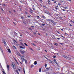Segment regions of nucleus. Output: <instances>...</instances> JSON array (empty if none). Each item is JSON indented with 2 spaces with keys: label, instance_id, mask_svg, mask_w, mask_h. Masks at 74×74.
Segmentation results:
<instances>
[{
  "label": "nucleus",
  "instance_id": "nucleus-1",
  "mask_svg": "<svg viewBox=\"0 0 74 74\" xmlns=\"http://www.w3.org/2000/svg\"><path fill=\"white\" fill-rule=\"evenodd\" d=\"M46 20L47 22H48V21H49V22H51L53 24H54V25H56V22H55V21H54L53 20L51 19H46Z\"/></svg>",
  "mask_w": 74,
  "mask_h": 74
},
{
  "label": "nucleus",
  "instance_id": "nucleus-2",
  "mask_svg": "<svg viewBox=\"0 0 74 74\" xmlns=\"http://www.w3.org/2000/svg\"><path fill=\"white\" fill-rule=\"evenodd\" d=\"M12 67H13V69H14V70H16V68H14V66H15V64H14V63H12Z\"/></svg>",
  "mask_w": 74,
  "mask_h": 74
},
{
  "label": "nucleus",
  "instance_id": "nucleus-3",
  "mask_svg": "<svg viewBox=\"0 0 74 74\" xmlns=\"http://www.w3.org/2000/svg\"><path fill=\"white\" fill-rule=\"evenodd\" d=\"M64 58H66V59H70V58L69 57H67L66 56H64Z\"/></svg>",
  "mask_w": 74,
  "mask_h": 74
},
{
  "label": "nucleus",
  "instance_id": "nucleus-4",
  "mask_svg": "<svg viewBox=\"0 0 74 74\" xmlns=\"http://www.w3.org/2000/svg\"><path fill=\"white\" fill-rule=\"evenodd\" d=\"M7 68L8 69V71H9V69L10 68V66L8 64L7 65Z\"/></svg>",
  "mask_w": 74,
  "mask_h": 74
},
{
  "label": "nucleus",
  "instance_id": "nucleus-5",
  "mask_svg": "<svg viewBox=\"0 0 74 74\" xmlns=\"http://www.w3.org/2000/svg\"><path fill=\"white\" fill-rule=\"evenodd\" d=\"M17 53L18 55V56H20L21 57V54L19 53V52H17Z\"/></svg>",
  "mask_w": 74,
  "mask_h": 74
},
{
  "label": "nucleus",
  "instance_id": "nucleus-6",
  "mask_svg": "<svg viewBox=\"0 0 74 74\" xmlns=\"http://www.w3.org/2000/svg\"><path fill=\"white\" fill-rule=\"evenodd\" d=\"M20 48L22 49H25V47H23L21 46H20Z\"/></svg>",
  "mask_w": 74,
  "mask_h": 74
},
{
  "label": "nucleus",
  "instance_id": "nucleus-7",
  "mask_svg": "<svg viewBox=\"0 0 74 74\" xmlns=\"http://www.w3.org/2000/svg\"><path fill=\"white\" fill-rule=\"evenodd\" d=\"M20 52L22 54H23V53H24V52H23V51L22 50H20Z\"/></svg>",
  "mask_w": 74,
  "mask_h": 74
},
{
  "label": "nucleus",
  "instance_id": "nucleus-8",
  "mask_svg": "<svg viewBox=\"0 0 74 74\" xmlns=\"http://www.w3.org/2000/svg\"><path fill=\"white\" fill-rule=\"evenodd\" d=\"M47 14H48V15H50V16H51V15H51V13H49V12H48L47 13Z\"/></svg>",
  "mask_w": 74,
  "mask_h": 74
},
{
  "label": "nucleus",
  "instance_id": "nucleus-9",
  "mask_svg": "<svg viewBox=\"0 0 74 74\" xmlns=\"http://www.w3.org/2000/svg\"><path fill=\"white\" fill-rule=\"evenodd\" d=\"M37 64V61H35L34 62V64L35 65H36V64Z\"/></svg>",
  "mask_w": 74,
  "mask_h": 74
},
{
  "label": "nucleus",
  "instance_id": "nucleus-10",
  "mask_svg": "<svg viewBox=\"0 0 74 74\" xmlns=\"http://www.w3.org/2000/svg\"><path fill=\"white\" fill-rule=\"evenodd\" d=\"M8 52H9V53H11V50H10V49H8Z\"/></svg>",
  "mask_w": 74,
  "mask_h": 74
},
{
  "label": "nucleus",
  "instance_id": "nucleus-11",
  "mask_svg": "<svg viewBox=\"0 0 74 74\" xmlns=\"http://www.w3.org/2000/svg\"><path fill=\"white\" fill-rule=\"evenodd\" d=\"M16 72L18 74H19V72H18V70H16Z\"/></svg>",
  "mask_w": 74,
  "mask_h": 74
},
{
  "label": "nucleus",
  "instance_id": "nucleus-12",
  "mask_svg": "<svg viewBox=\"0 0 74 74\" xmlns=\"http://www.w3.org/2000/svg\"><path fill=\"white\" fill-rule=\"evenodd\" d=\"M50 67H49V68H46V70H49V69H50Z\"/></svg>",
  "mask_w": 74,
  "mask_h": 74
},
{
  "label": "nucleus",
  "instance_id": "nucleus-13",
  "mask_svg": "<svg viewBox=\"0 0 74 74\" xmlns=\"http://www.w3.org/2000/svg\"><path fill=\"white\" fill-rule=\"evenodd\" d=\"M25 58V56H22L21 57V59H24V58Z\"/></svg>",
  "mask_w": 74,
  "mask_h": 74
},
{
  "label": "nucleus",
  "instance_id": "nucleus-14",
  "mask_svg": "<svg viewBox=\"0 0 74 74\" xmlns=\"http://www.w3.org/2000/svg\"><path fill=\"white\" fill-rule=\"evenodd\" d=\"M31 44L32 45H34V46H36V45L34 44L33 43H31Z\"/></svg>",
  "mask_w": 74,
  "mask_h": 74
},
{
  "label": "nucleus",
  "instance_id": "nucleus-15",
  "mask_svg": "<svg viewBox=\"0 0 74 74\" xmlns=\"http://www.w3.org/2000/svg\"><path fill=\"white\" fill-rule=\"evenodd\" d=\"M54 45H55L56 46H57L58 45V43H55L54 44Z\"/></svg>",
  "mask_w": 74,
  "mask_h": 74
},
{
  "label": "nucleus",
  "instance_id": "nucleus-16",
  "mask_svg": "<svg viewBox=\"0 0 74 74\" xmlns=\"http://www.w3.org/2000/svg\"><path fill=\"white\" fill-rule=\"evenodd\" d=\"M21 45H22V46H23V47H25V45H23V43H21Z\"/></svg>",
  "mask_w": 74,
  "mask_h": 74
},
{
  "label": "nucleus",
  "instance_id": "nucleus-17",
  "mask_svg": "<svg viewBox=\"0 0 74 74\" xmlns=\"http://www.w3.org/2000/svg\"><path fill=\"white\" fill-rule=\"evenodd\" d=\"M25 60V59H22V62H23L24 61V60Z\"/></svg>",
  "mask_w": 74,
  "mask_h": 74
},
{
  "label": "nucleus",
  "instance_id": "nucleus-18",
  "mask_svg": "<svg viewBox=\"0 0 74 74\" xmlns=\"http://www.w3.org/2000/svg\"><path fill=\"white\" fill-rule=\"evenodd\" d=\"M39 72H41V69L40 68L39 69Z\"/></svg>",
  "mask_w": 74,
  "mask_h": 74
},
{
  "label": "nucleus",
  "instance_id": "nucleus-19",
  "mask_svg": "<svg viewBox=\"0 0 74 74\" xmlns=\"http://www.w3.org/2000/svg\"><path fill=\"white\" fill-rule=\"evenodd\" d=\"M13 48H14V49H16V47H15V46H13Z\"/></svg>",
  "mask_w": 74,
  "mask_h": 74
},
{
  "label": "nucleus",
  "instance_id": "nucleus-20",
  "mask_svg": "<svg viewBox=\"0 0 74 74\" xmlns=\"http://www.w3.org/2000/svg\"><path fill=\"white\" fill-rule=\"evenodd\" d=\"M64 8H65V9H68V8H67V7H64Z\"/></svg>",
  "mask_w": 74,
  "mask_h": 74
},
{
  "label": "nucleus",
  "instance_id": "nucleus-21",
  "mask_svg": "<svg viewBox=\"0 0 74 74\" xmlns=\"http://www.w3.org/2000/svg\"><path fill=\"white\" fill-rule=\"evenodd\" d=\"M0 50H1V52H3V50H2V49H1V48L0 49Z\"/></svg>",
  "mask_w": 74,
  "mask_h": 74
},
{
  "label": "nucleus",
  "instance_id": "nucleus-22",
  "mask_svg": "<svg viewBox=\"0 0 74 74\" xmlns=\"http://www.w3.org/2000/svg\"><path fill=\"white\" fill-rule=\"evenodd\" d=\"M24 60L25 61V63H27V60L25 59Z\"/></svg>",
  "mask_w": 74,
  "mask_h": 74
},
{
  "label": "nucleus",
  "instance_id": "nucleus-23",
  "mask_svg": "<svg viewBox=\"0 0 74 74\" xmlns=\"http://www.w3.org/2000/svg\"><path fill=\"white\" fill-rule=\"evenodd\" d=\"M45 68H47V64H45Z\"/></svg>",
  "mask_w": 74,
  "mask_h": 74
},
{
  "label": "nucleus",
  "instance_id": "nucleus-24",
  "mask_svg": "<svg viewBox=\"0 0 74 74\" xmlns=\"http://www.w3.org/2000/svg\"><path fill=\"white\" fill-rule=\"evenodd\" d=\"M3 74H6V73H5V71H3Z\"/></svg>",
  "mask_w": 74,
  "mask_h": 74
},
{
  "label": "nucleus",
  "instance_id": "nucleus-25",
  "mask_svg": "<svg viewBox=\"0 0 74 74\" xmlns=\"http://www.w3.org/2000/svg\"><path fill=\"white\" fill-rule=\"evenodd\" d=\"M45 24H43V23L42 24V26H45Z\"/></svg>",
  "mask_w": 74,
  "mask_h": 74
},
{
  "label": "nucleus",
  "instance_id": "nucleus-26",
  "mask_svg": "<svg viewBox=\"0 0 74 74\" xmlns=\"http://www.w3.org/2000/svg\"><path fill=\"white\" fill-rule=\"evenodd\" d=\"M42 18H45V16H42Z\"/></svg>",
  "mask_w": 74,
  "mask_h": 74
},
{
  "label": "nucleus",
  "instance_id": "nucleus-27",
  "mask_svg": "<svg viewBox=\"0 0 74 74\" xmlns=\"http://www.w3.org/2000/svg\"><path fill=\"white\" fill-rule=\"evenodd\" d=\"M23 70L24 73H25V68H24L23 69Z\"/></svg>",
  "mask_w": 74,
  "mask_h": 74
},
{
  "label": "nucleus",
  "instance_id": "nucleus-28",
  "mask_svg": "<svg viewBox=\"0 0 74 74\" xmlns=\"http://www.w3.org/2000/svg\"><path fill=\"white\" fill-rule=\"evenodd\" d=\"M1 11H4V10L3 9V8H1Z\"/></svg>",
  "mask_w": 74,
  "mask_h": 74
},
{
  "label": "nucleus",
  "instance_id": "nucleus-29",
  "mask_svg": "<svg viewBox=\"0 0 74 74\" xmlns=\"http://www.w3.org/2000/svg\"><path fill=\"white\" fill-rule=\"evenodd\" d=\"M23 23L25 25V24H26V23L24 21H23Z\"/></svg>",
  "mask_w": 74,
  "mask_h": 74
},
{
  "label": "nucleus",
  "instance_id": "nucleus-30",
  "mask_svg": "<svg viewBox=\"0 0 74 74\" xmlns=\"http://www.w3.org/2000/svg\"><path fill=\"white\" fill-rule=\"evenodd\" d=\"M58 5H62V4L60 3H58Z\"/></svg>",
  "mask_w": 74,
  "mask_h": 74
},
{
  "label": "nucleus",
  "instance_id": "nucleus-31",
  "mask_svg": "<svg viewBox=\"0 0 74 74\" xmlns=\"http://www.w3.org/2000/svg\"><path fill=\"white\" fill-rule=\"evenodd\" d=\"M24 44L25 45H26V46H28V45H27V44H26V43H24Z\"/></svg>",
  "mask_w": 74,
  "mask_h": 74
},
{
  "label": "nucleus",
  "instance_id": "nucleus-32",
  "mask_svg": "<svg viewBox=\"0 0 74 74\" xmlns=\"http://www.w3.org/2000/svg\"><path fill=\"white\" fill-rule=\"evenodd\" d=\"M44 58H45L46 59H47V60H48L49 59L48 58H47V57H46L45 56Z\"/></svg>",
  "mask_w": 74,
  "mask_h": 74
},
{
  "label": "nucleus",
  "instance_id": "nucleus-33",
  "mask_svg": "<svg viewBox=\"0 0 74 74\" xmlns=\"http://www.w3.org/2000/svg\"><path fill=\"white\" fill-rule=\"evenodd\" d=\"M56 59H54L53 60V62H56Z\"/></svg>",
  "mask_w": 74,
  "mask_h": 74
},
{
  "label": "nucleus",
  "instance_id": "nucleus-34",
  "mask_svg": "<svg viewBox=\"0 0 74 74\" xmlns=\"http://www.w3.org/2000/svg\"><path fill=\"white\" fill-rule=\"evenodd\" d=\"M56 64H57V65H58V62H55Z\"/></svg>",
  "mask_w": 74,
  "mask_h": 74
},
{
  "label": "nucleus",
  "instance_id": "nucleus-35",
  "mask_svg": "<svg viewBox=\"0 0 74 74\" xmlns=\"http://www.w3.org/2000/svg\"><path fill=\"white\" fill-rule=\"evenodd\" d=\"M44 11H45V13H46V14H47V11H46V10H45Z\"/></svg>",
  "mask_w": 74,
  "mask_h": 74
},
{
  "label": "nucleus",
  "instance_id": "nucleus-36",
  "mask_svg": "<svg viewBox=\"0 0 74 74\" xmlns=\"http://www.w3.org/2000/svg\"><path fill=\"white\" fill-rule=\"evenodd\" d=\"M30 49H31V50H32V51H34V50H33V49L32 48H30Z\"/></svg>",
  "mask_w": 74,
  "mask_h": 74
},
{
  "label": "nucleus",
  "instance_id": "nucleus-37",
  "mask_svg": "<svg viewBox=\"0 0 74 74\" xmlns=\"http://www.w3.org/2000/svg\"><path fill=\"white\" fill-rule=\"evenodd\" d=\"M32 68V67H33V66H34V65H32L31 66Z\"/></svg>",
  "mask_w": 74,
  "mask_h": 74
},
{
  "label": "nucleus",
  "instance_id": "nucleus-38",
  "mask_svg": "<svg viewBox=\"0 0 74 74\" xmlns=\"http://www.w3.org/2000/svg\"><path fill=\"white\" fill-rule=\"evenodd\" d=\"M30 11H32V12H33V10H32V9H30Z\"/></svg>",
  "mask_w": 74,
  "mask_h": 74
},
{
  "label": "nucleus",
  "instance_id": "nucleus-39",
  "mask_svg": "<svg viewBox=\"0 0 74 74\" xmlns=\"http://www.w3.org/2000/svg\"><path fill=\"white\" fill-rule=\"evenodd\" d=\"M63 2V1H60L61 3H62Z\"/></svg>",
  "mask_w": 74,
  "mask_h": 74
},
{
  "label": "nucleus",
  "instance_id": "nucleus-40",
  "mask_svg": "<svg viewBox=\"0 0 74 74\" xmlns=\"http://www.w3.org/2000/svg\"><path fill=\"white\" fill-rule=\"evenodd\" d=\"M31 26V27H34V26H33V25Z\"/></svg>",
  "mask_w": 74,
  "mask_h": 74
},
{
  "label": "nucleus",
  "instance_id": "nucleus-41",
  "mask_svg": "<svg viewBox=\"0 0 74 74\" xmlns=\"http://www.w3.org/2000/svg\"><path fill=\"white\" fill-rule=\"evenodd\" d=\"M59 44H61V45H63V43H59Z\"/></svg>",
  "mask_w": 74,
  "mask_h": 74
},
{
  "label": "nucleus",
  "instance_id": "nucleus-42",
  "mask_svg": "<svg viewBox=\"0 0 74 74\" xmlns=\"http://www.w3.org/2000/svg\"><path fill=\"white\" fill-rule=\"evenodd\" d=\"M14 34H15V35H17V33H16V32H15L14 33Z\"/></svg>",
  "mask_w": 74,
  "mask_h": 74
},
{
  "label": "nucleus",
  "instance_id": "nucleus-43",
  "mask_svg": "<svg viewBox=\"0 0 74 74\" xmlns=\"http://www.w3.org/2000/svg\"><path fill=\"white\" fill-rule=\"evenodd\" d=\"M29 30H32V28H29Z\"/></svg>",
  "mask_w": 74,
  "mask_h": 74
},
{
  "label": "nucleus",
  "instance_id": "nucleus-44",
  "mask_svg": "<svg viewBox=\"0 0 74 74\" xmlns=\"http://www.w3.org/2000/svg\"><path fill=\"white\" fill-rule=\"evenodd\" d=\"M62 11H65V10H64V9H62Z\"/></svg>",
  "mask_w": 74,
  "mask_h": 74
},
{
  "label": "nucleus",
  "instance_id": "nucleus-45",
  "mask_svg": "<svg viewBox=\"0 0 74 74\" xmlns=\"http://www.w3.org/2000/svg\"><path fill=\"white\" fill-rule=\"evenodd\" d=\"M15 61L16 62V63H17L18 62V61H17V60H16V59L15 60Z\"/></svg>",
  "mask_w": 74,
  "mask_h": 74
},
{
  "label": "nucleus",
  "instance_id": "nucleus-46",
  "mask_svg": "<svg viewBox=\"0 0 74 74\" xmlns=\"http://www.w3.org/2000/svg\"><path fill=\"white\" fill-rule=\"evenodd\" d=\"M13 23L14 25H16V24H15V22H13Z\"/></svg>",
  "mask_w": 74,
  "mask_h": 74
},
{
  "label": "nucleus",
  "instance_id": "nucleus-47",
  "mask_svg": "<svg viewBox=\"0 0 74 74\" xmlns=\"http://www.w3.org/2000/svg\"><path fill=\"white\" fill-rule=\"evenodd\" d=\"M61 37H63V38H65V37H64L62 35H61Z\"/></svg>",
  "mask_w": 74,
  "mask_h": 74
},
{
  "label": "nucleus",
  "instance_id": "nucleus-48",
  "mask_svg": "<svg viewBox=\"0 0 74 74\" xmlns=\"http://www.w3.org/2000/svg\"><path fill=\"white\" fill-rule=\"evenodd\" d=\"M53 58H56V56H54L53 57Z\"/></svg>",
  "mask_w": 74,
  "mask_h": 74
},
{
  "label": "nucleus",
  "instance_id": "nucleus-49",
  "mask_svg": "<svg viewBox=\"0 0 74 74\" xmlns=\"http://www.w3.org/2000/svg\"><path fill=\"white\" fill-rule=\"evenodd\" d=\"M5 45L6 44V42H5L4 43Z\"/></svg>",
  "mask_w": 74,
  "mask_h": 74
},
{
  "label": "nucleus",
  "instance_id": "nucleus-50",
  "mask_svg": "<svg viewBox=\"0 0 74 74\" xmlns=\"http://www.w3.org/2000/svg\"><path fill=\"white\" fill-rule=\"evenodd\" d=\"M34 34H35V35H36V33L34 32Z\"/></svg>",
  "mask_w": 74,
  "mask_h": 74
},
{
  "label": "nucleus",
  "instance_id": "nucleus-51",
  "mask_svg": "<svg viewBox=\"0 0 74 74\" xmlns=\"http://www.w3.org/2000/svg\"><path fill=\"white\" fill-rule=\"evenodd\" d=\"M71 22H72L73 23V21H72V20H71Z\"/></svg>",
  "mask_w": 74,
  "mask_h": 74
},
{
  "label": "nucleus",
  "instance_id": "nucleus-52",
  "mask_svg": "<svg viewBox=\"0 0 74 74\" xmlns=\"http://www.w3.org/2000/svg\"><path fill=\"white\" fill-rule=\"evenodd\" d=\"M50 2H48V4H49V5H50Z\"/></svg>",
  "mask_w": 74,
  "mask_h": 74
},
{
  "label": "nucleus",
  "instance_id": "nucleus-53",
  "mask_svg": "<svg viewBox=\"0 0 74 74\" xmlns=\"http://www.w3.org/2000/svg\"><path fill=\"white\" fill-rule=\"evenodd\" d=\"M57 38V39H58V40H59L60 39V38Z\"/></svg>",
  "mask_w": 74,
  "mask_h": 74
},
{
  "label": "nucleus",
  "instance_id": "nucleus-54",
  "mask_svg": "<svg viewBox=\"0 0 74 74\" xmlns=\"http://www.w3.org/2000/svg\"><path fill=\"white\" fill-rule=\"evenodd\" d=\"M45 34L46 36H47L48 35V34L47 33H46Z\"/></svg>",
  "mask_w": 74,
  "mask_h": 74
},
{
  "label": "nucleus",
  "instance_id": "nucleus-55",
  "mask_svg": "<svg viewBox=\"0 0 74 74\" xmlns=\"http://www.w3.org/2000/svg\"><path fill=\"white\" fill-rule=\"evenodd\" d=\"M5 42V40H3V43H4V42Z\"/></svg>",
  "mask_w": 74,
  "mask_h": 74
},
{
  "label": "nucleus",
  "instance_id": "nucleus-56",
  "mask_svg": "<svg viewBox=\"0 0 74 74\" xmlns=\"http://www.w3.org/2000/svg\"><path fill=\"white\" fill-rule=\"evenodd\" d=\"M37 17H38V18H40V16H37Z\"/></svg>",
  "mask_w": 74,
  "mask_h": 74
},
{
  "label": "nucleus",
  "instance_id": "nucleus-57",
  "mask_svg": "<svg viewBox=\"0 0 74 74\" xmlns=\"http://www.w3.org/2000/svg\"><path fill=\"white\" fill-rule=\"evenodd\" d=\"M18 71H21V70H20V69H18Z\"/></svg>",
  "mask_w": 74,
  "mask_h": 74
},
{
  "label": "nucleus",
  "instance_id": "nucleus-58",
  "mask_svg": "<svg viewBox=\"0 0 74 74\" xmlns=\"http://www.w3.org/2000/svg\"><path fill=\"white\" fill-rule=\"evenodd\" d=\"M21 18H22V19H23V16H21Z\"/></svg>",
  "mask_w": 74,
  "mask_h": 74
},
{
  "label": "nucleus",
  "instance_id": "nucleus-59",
  "mask_svg": "<svg viewBox=\"0 0 74 74\" xmlns=\"http://www.w3.org/2000/svg\"><path fill=\"white\" fill-rule=\"evenodd\" d=\"M70 26H73V25H72L70 24Z\"/></svg>",
  "mask_w": 74,
  "mask_h": 74
},
{
  "label": "nucleus",
  "instance_id": "nucleus-60",
  "mask_svg": "<svg viewBox=\"0 0 74 74\" xmlns=\"http://www.w3.org/2000/svg\"><path fill=\"white\" fill-rule=\"evenodd\" d=\"M27 17H28V18H30V16H27Z\"/></svg>",
  "mask_w": 74,
  "mask_h": 74
},
{
  "label": "nucleus",
  "instance_id": "nucleus-61",
  "mask_svg": "<svg viewBox=\"0 0 74 74\" xmlns=\"http://www.w3.org/2000/svg\"><path fill=\"white\" fill-rule=\"evenodd\" d=\"M29 12H30V13H32V11H30Z\"/></svg>",
  "mask_w": 74,
  "mask_h": 74
},
{
  "label": "nucleus",
  "instance_id": "nucleus-62",
  "mask_svg": "<svg viewBox=\"0 0 74 74\" xmlns=\"http://www.w3.org/2000/svg\"><path fill=\"white\" fill-rule=\"evenodd\" d=\"M56 54H57V55H58V53H56Z\"/></svg>",
  "mask_w": 74,
  "mask_h": 74
},
{
  "label": "nucleus",
  "instance_id": "nucleus-63",
  "mask_svg": "<svg viewBox=\"0 0 74 74\" xmlns=\"http://www.w3.org/2000/svg\"><path fill=\"white\" fill-rule=\"evenodd\" d=\"M55 8L56 9V10H58V8Z\"/></svg>",
  "mask_w": 74,
  "mask_h": 74
},
{
  "label": "nucleus",
  "instance_id": "nucleus-64",
  "mask_svg": "<svg viewBox=\"0 0 74 74\" xmlns=\"http://www.w3.org/2000/svg\"><path fill=\"white\" fill-rule=\"evenodd\" d=\"M19 9H20V11L22 10V9H21V8H20Z\"/></svg>",
  "mask_w": 74,
  "mask_h": 74
}]
</instances>
